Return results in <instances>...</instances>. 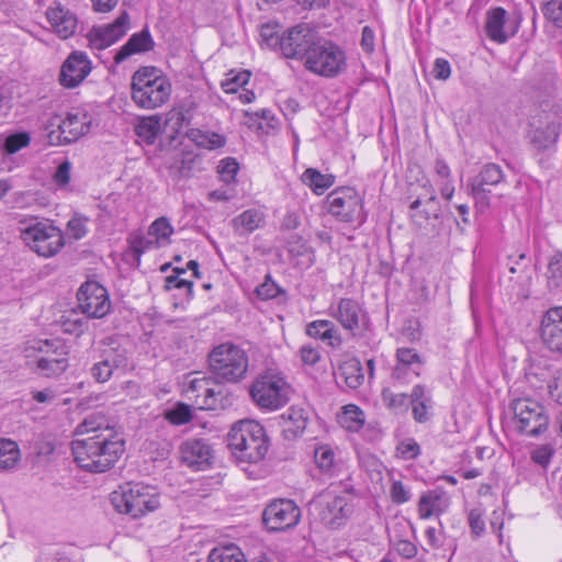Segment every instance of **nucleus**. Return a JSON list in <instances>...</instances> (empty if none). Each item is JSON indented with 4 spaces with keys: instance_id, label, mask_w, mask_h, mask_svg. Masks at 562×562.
<instances>
[{
    "instance_id": "nucleus-46",
    "label": "nucleus",
    "mask_w": 562,
    "mask_h": 562,
    "mask_svg": "<svg viewBox=\"0 0 562 562\" xmlns=\"http://www.w3.org/2000/svg\"><path fill=\"white\" fill-rule=\"evenodd\" d=\"M423 189L426 191V193L424 195V198H425V200H424L425 215L423 217L425 220H430V218L437 220L440 214V206H439V202L437 201L435 190L432 189V187L430 184H427V183H425L423 186Z\"/></svg>"
},
{
    "instance_id": "nucleus-12",
    "label": "nucleus",
    "mask_w": 562,
    "mask_h": 562,
    "mask_svg": "<svg viewBox=\"0 0 562 562\" xmlns=\"http://www.w3.org/2000/svg\"><path fill=\"white\" fill-rule=\"evenodd\" d=\"M57 120V130L48 132L50 145H66L78 140L89 132L91 117L87 112H69L64 120Z\"/></svg>"
},
{
    "instance_id": "nucleus-53",
    "label": "nucleus",
    "mask_w": 562,
    "mask_h": 562,
    "mask_svg": "<svg viewBox=\"0 0 562 562\" xmlns=\"http://www.w3.org/2000/svg\"><path fill=\"white\" fill-rule=\"evenodd\" d=\"M217 170L222 180L229 183L235 179L239 170V165L234 158H225L221 160Z\"/></svg>"
},
{
    "instance_id": "nucleus-25",
    "label": "nucleus",
    "mask_w": 562,
    "mask_h": 562,
    "mask_svg": "<svg viewBox=\"0 0 562 562\" xmlns=\"http://www.w3.org/2000/svg\"><path fill=\"white\" fill-rule=\"evenodd\" d=\"M46 19L53 32L61 40H67L76 33L77 15L59 3L46 10Z\"/></svg>"
},
{
    "instance_id": "nucleus-7",
    "label": "nucleus",
    "mask_w": 562,
    "mask_h": 562,
    "mask_svg": "<svg viewBox=\"0 0 562 562\" xmlns=\"http://www.w3.org/2000/svg\"><path fill=\"white\" fill-rule=\"evenodd\" d=\"M290 386L285 380L273 372L260 374L250 385L249 394L260 407L274 411L289 401Z\"/></svg>"
},
{
    "instance_id": "nucleus-22",
    "label": "nucleus",
    "mask_w": 562,
    "mask_h": 562,
    "mask_svg": "<svg viewBox=\"0 0 562 562\" xmlns=\"http://www.w3.org/2000/svg\"><path fill=\"white\" fill-rule=\"evenodd\" d=\"M92 69L91 61L83 52L75 50L64 61L59 81L65 88H75L82 82Z\"/></svg>"
},
{
    "instance_id": "nucleus-5",
    "label": "nucleus",
    "mask_w": 562,
    "mask_h": 562,
    "mask_svg": "<svg viewBox=\"0 0 562 562\" xmlns=\"http://www.w3.org/2000/svg\"><path fill=\"white\" fill-rule=\"evenodd\" d=\"M111 503L121 513L139 518L156 510L160 503L155 488L140 483L126 484L111 494Z\"/></svg>"
},
{
    "instance_id": "nucleus-42",
    "label": "nucleus",
    "mask_w": 562,
    "mask_h": 562,
    "mask_svg": "<svg viewBox=\"0 0 562 562\" xmlns=\"http://www.w3.org/2000/svg\"><path fill=\"white\" fill-rule=\"evenodd\" d=\"M441 501V495L436 491H429L423 494L418 502V514L423 519L429 518L431 515L437 513L439 508V504Z\"/></svg>"
},
{
    "instance_id": "nucleus-40",
    "label": "nucleus",
    "mask_w": 562,
    "mask_h": 562,
    "mask_svg": "<svg viewBox=\"0 0 562 562\" xmlns=\"http://www.w3.org/2000/svg\"><path fill=\"white\" fill-rule=\"evenodd\" d=\"M383 404L393 411L408 409V394L404 392H395L392 386L384 387L381 393Z\"/></svg>"
},
{
    "instance_id": "nucleus-38",
    "label": "nucleus",
    "mask_w": 562,
    "mask_h": 562,
    "mask_svg": "<svg viewBox=\"0 0 562 562\" xmlns=\"http://www.w3.org/2000/svg\"><path fill=\"white\" fill-rule=\"evenodd\" d=\"M314 459L322 472L330 476L335 475L337 463L335 462V453L329 446L317 447L314 451Z\"/></svg>"
},
{
    "instance_id": "nucleus-1",
    "label": "nucleus",
    "mask_w": 562,
    "mask_h": 562,
    "mask_svg": "<svg viewBox=\"0 0 562 562\" xmlns=\"http://www.w3.org/2000/svg\"><path fill=\"white\" fill-rule=\"evenodd\" d=\"M76 431L86 437L71 442L74 459L88 472L110 470L125 450L123 436L100 413L87 416Z\"/></svg>"
},
{
    "instance_id": "nucleus-41",
    "label": "nucleus",
    "mask_w": 562,
    "mask_h": 562,
    "mask_svg": "<svg viewBox=\"0 0 562 562\" xmlns=\"http://www.w3.org/2000/svg\"><path fill=\"white\" fill-rule=\"evenodd\" d=\"M279 24L265 23L260 26L261 45L271 49H281V42H283V34H279Z\"/></svg>"
},
{
    "instance_id": "nucleus-63",
    "label": "nucleus",
    "mask_w": 562,
    "mask_h": 562,
    "mask_svg": "<svg viewBox=\"0 0 562 562\" xmlns=\"http://www.w3.org/2000/svg\"><path fill=\"white\" fill-rule=\"evenodd\" d=\"M412 404V412L413 417L418 423H425L429 419L428 416V408L430 407V403L424 402H413Z\"/></svg>"
},
{
    "instance_id": "nucleus-27",
    "label": "nucleus",
    "mask_w": 562,
    "mask_h": 562,
    "mask_svg": "<svg viewBox=\"0 0 562 562\" xmlns=\"http://www.w3.org/2000/svg\"><path fill=\"white\" fill-rule=\"evenodd\" d=\"M305 333L314 339L327 341L333 348H339L342 344V338L331 321L317 319L306 325Z\"/></svg>"
},
{
    "instance_id": "nucleus-47",
    "label": "nucleus",
    "mask_w": 562,
    "mask_h": 562,
    "mask_svg": "<svg viewBox=\"0 0 562 562\" xmlns=\"http://www.w3.org/2000/svg\"><path fill=\"white\" fill-rule=\"evenodd\" d=\"M30 142V134L26 132H20L9 135L4 139L2 148L7 154L12 155L18 153L20 149L29 146Z\"/></svg>"
},
{
    "instance_id": "nucleus-61",
    "label": "nucleus",
    "mask_w": 562,
    "mask_h": 562,
    "mask_svg": "<svg viewBox=\"0 0 562 562\" xmlns=\"http://www.w3.org/2000/svg\"><path fill=\"white\" fill-rule=\"evenodd\" d=\"M300 357L304 364L314 366L321 359L319 351L311 345H304L300 349Z\"/></svg>"
},
{
    "instance_id": "nucleus-9",
    "label": "nucleus",
    "mask_w": 562,
    "mask_h": 562,
    "mask_svg": "<svg viewBox=\"0 0 562 562\" xmlns=\"http://www.w3.org/2000/svg\"><path fill=\"white\" fill-rule=\"evenodd\" d=\"M517 428L520 432L537 437L549 426V417L544 407L531 398H517L512 403Z\"/></svg>"
},
{
    "instance_id": "nucleus-19",
    "label": "nucleus",
    "mask_w": 562,
    "mask_h": 562,
    "mask_svg": "<svg viewBox=\"0 0 562 562\" xmlns=\"http://www.w3.org/2000/svg\"><path fill=\"white\" fill-rule=\"evenodd\" d=\"M330 315L352 336H356L369 322L368 314L362 305L349 297H342L337 302L336 307L331 306Z\"/></svg>"
},
{
    "instance_id": "nucleus-34",
    "label": "nucleus",
    "mask_w": 562,
    "mask_h": 562,
    "mask_svg": "<svg viewBox=\"0 0 562 562\" xmlns=\"http://www.w3.org/2000/svg\"><path fill=\"white\" fill-rule=\"evenodd\" d=\"M160 130V117L158 115L142 117L135 126L136 135L148 145L154 144Z\"/></svg>"
},
{
    "instance_id": "nucleus-14",
    "label": "nucleus",
    "mask_w": 562,
    "mask_h": 562,
    "mask_svg": "<svg viewBox=\"0 0 562 562\" xmlns=\"http://www.w3.org/2000/svg\"><path fill=\"white\" fill-rule=\"evenodd\" d=\"M317 40L318 35L313 29L307 24H299L283 33L280 50L285 58L305 61Z\"/></svg>"
},
{
    "instance_id": "nucleus-59",
    "label": "nucleus",
    "mask_w": 562,
    "mask_h": 562,
    "mask_svg": "<svg viewBox=\"0 0 562 562\" xmlns=\"http://www.w3.org/2000/svg\"><path fill=\"white\" fill-rule=\"evenodd\" d=\"M91 376L99 383L108 382L113 373L111 369L100 359L91 368Z\"/></svg>"
},
{
    "instance_id": "nucleus-45",
    "label": "nucleus",
    "mask_w": 562,
    "mask_h": 562,
    "mask_svg": "<svg viewBox=\"0 0 562 562\" xmlns=\"http://www.w3.org/2000/svg\"><path fill=\"white\" fill-rule=\"evenodd\" d=\"M165 418L172 425H184L192 419L190 406L178 403L173 408L165 412Z\"/></svg>"
},
{
    "instance_id": "nucleus-10",
    "label": "nucleus",
    "mask_w": 562,
    "mask_h": 562,
    "mask_svg": "<svg viewBox=\"0 0 562 562\" xmlns=\"http://www.w3.org/2000/svg\"><path fill=\"white\" fill-rule=\"evenodd\" d=\"M326 201L328 212L338 221L359 224L364 222L361 198L353 188H338L327 195Z\"/></svg>"
},
{
    "instance_id": "nucleus-24",
    "label": "nucleus",
    "mask_w": 562,
    "mask_h": 562,
    "mask_svg": "<svg viewBox=\"0 0 562 562\" xmlns=\"http://www.w3.org/2000/svg\"><path fill=\"white\" fill-rule=\"evenodd\" d=\"M541 338L550 350L562 353V306L550 308L542 317Z\"/></svg>"
},
{
    "instance_id": "nucleus-8",
    "label": "nucleus",
    "mask_w": 562,
    "mask_h": 562,
    "mask_svg": "<svg viewBox=\"0 0 562 562\" xmlns=\"http://www.w3.org/2000/svg\"><path fill=\"white\" fill-rule=\"evenodd\" d=\"M23 241L42 257L55 256L65 245L61 231L52 224L38 222L21 228Z\"/></svg>"
},
{
    "instance_id": "nucleus-6",
    "label": "nucleus",
    "mask_w": 562,
    "mask_h": 562,
    "mask_svg": "<svg viewBox=\"0 0 562 562\" xmlns=\"http://www.w3.org/2000/svg\"><path fill=\"white\" fill-rule=\"evenodd\" d=\"M304 66L315 75L331 78L346 68V56L338 45L318 37L305 59Z\"/></svg>"
},
{
    "instance_id": "nucleus-2",
    "label": "nucleus",
    "mask_w": 562,
    "mask_h": 562,
    "mask_svg": "<svg viewBox=\"0 0 562 562\" xmlns=\"http://www.w3.org/2000/svg\"><path fill=\"white\" fill-rule=\"evenodd\" d=\"M131 90L132 100L138 108L154 110L169 100L171 83L160 69L144 66L133 74Z\"/></svg>"
},
{
    "instance_id": "nucleus-48",
    "label": "nucleus",
    "mask_w": 562,
    "mask_h": 562,
    "mask_svg": "<svg viewBox=\"0 0 562 562\" xmlns=\"http://www.w3.org/2000/svg\"><path fill=\"white\" fill-rule=\"evenodd\" d=\"M250 79V72L247 70L239 71L233 75L231 72L228 77L222 82V88L226 93H235L237 90L248 83Z\"/></svg>"
},
{
    "instance_id": "nucleus-56",
    "label": "nucleus",
    "mask_w": 562,
    "mask_h": 562,
    "mask_svg": "<svg viewBox=\"0 0 562 562\" xmlns=\"http://www.w3.org/2000/svg\"><path fill=\"white\" fill-rule=\"evenodd\" d=\"M397 451L403 459L412 460L419 456L420 448L416 441L409 439L406 441H402L397 447Z\"/></svg>"
},
{
    "instance_id": "nucleus-43",
    "label": "nucleus",
    "mask_w": 562,
    "mask_h": 562,
    "mask_svg": "<svg viewBox=\"0 0 562 562\" xmlns=\"http://www.w3.org/2000/svg\"><path fill=\"white\" fill-rule=\"evenodd\" d=\"M209 562H247L244 553L234 546L215 548L210 552Z\"/></svg>"
},
{
    "instance_id": "nucleus-17",
    "label": "nucleus",
    "mask_w": 562,
    "mask_h": 562,
    "mask_svg": "<svg viewBox=\"0 0 562 562\" xmlns=\"http://www.w3.org/2000/svg\"><path fill=\"white\" fill-rule=\"evenodd\" d=\"M130 24V14L123 11L112 23L93 26L87 34L89 46L99 50L110 47L127 33Z\"/></svg>"
},
{
    "instance_id": "nucleus-36",
    "label": "nucleus",
    "mask_w": 562,
    "mask_h": 562,
    "mask_svg": "<svg viewBox=\"0 0 562 562\" xmlns=\"http://www.w3.org/2000/svg\"><path fill=\"white\" fill-rule=\"evenodd\" d=\"M338 422L347 430L358 431L364 424V414L358 406L349 404L344 406Z\"/></svg>"
},
{
    "instance_id": "nucleus-44",
    "label": "nucleus",
    "mask_w": 562,
    "mask_h": 562,
    "mask_svg": "<svg viewBox=\"0 0 562 562\" xmlns=\"http://www.w3.org/2000/svg\"><path fill=\"white\" fill-rule=\"evenodd\" d=\"M224 382H218L216 379L213 380L211 389L214 390L212 400L214 403L210 405H203L202 409H224L232 405V394L222 385Z\"/></svg>"
},
{
    "instance_id": "nucleus-52",
    "label": "nucleus",
    "mask_w": 562,
    "mask_h": 562,
    "mask_svg": "<svg viewBox=\"0 0 562 562\" xmlns=\"http://www.w3.org/2000/svg\"><path fill=\"white\" fill-rule=\"evenodd\" d=\"M281 292V288L271 279L270 276H266L265 281L256 289V293L261 300L274 299Z\"/></svg>"
},
{
    "instance_id": "nucleus-50",
    "label": "nucleus",
    "mask_w": 562,
    "mask_h": 562,
    "mask_svg": "<svg viewBox=\"0 0 562 562\" xmlns=\"http://www.w3.org/2000/svg\"><path fill=\"white\" fill-rule=\"evenodd\" d=\"M543 15L557 27H562V0H550L542 5Z\"/></svg>"
},
{
    "instance_id": "nucleus-23",
    "label": "nucleus",
    "mask_w": 562,
    "mask_h": 562,
    "mask_svg": "<svg viewBox=\"0 0 562 562\" xmlns=\"http://www.w3.org/2000/svg\"><path fill=\"white\" fill-rule=\"evenodd\" d=\"M180 459L182 463L195 471L210 467L213 458L211 446L202 439H188L180 446Z\"/></svg>"
},
{
    "instance_id": "nucleus-39",
    "label": "nucleus",
    "mask_w": 562,
    "mask_h": 562,
    "mask_svg": "<svg viewBox=\"0 0 562 562\" xmlns=\"http://www.w3.org/2000/svg\"><path fill=\"white\" fill-rule=\"evenodd\" d=\"M19 459L20 449L16 442L10 439H0V468H13Z\"/></svg>"
},
{
    "instance_id": "nucleus-26",
    "label": "nucleus",
    "mask_w": 562,
    "mask_h": 562,
    "mask_svg": "<svg viewBox=\"0 0 562 562\" xmlns=\"http://www.w3.org/2000/svg\"><path fill=\"white\" fill-rule=\"evenodd\" d=\"M154 41L147 27L133 34L114 56L115 64H121L133 54L145 53L154 48Z\"/></svg>"
},
{
    "instance_id": "nucleus-55",
    "label": "nucleus",
    "mask_w": 562,
    "mask_h": 562,
    "mask_svg": "<svg viewBox=\"0 0 562 562\" xmlns=\"http://www.w3.org/2000/svg\"><path fill=\"white\" fill-rule=\"evenodd\" d=\"M130 247L131 249L137 255L139 258L140 255H143L147 249L156 245L154 239H150L148 237L136 235L132 236L130 239Z\"/></svg>"
},
{
    "instance_id": "nucleus-35",
    "label": "nucleus",
    "mask_w": 562,
    "mask_h": 562,
    "mask_svg": "<svg viewBox=\"0 0 562 562\" xmlns=\"http://www.w3.org/2000/svg\"><path fill=\"white\" fill-rule=\"evenodd\" d=\"M100 359L111 369L112 373L116 370H124L128 366L127 351L119 346L103 349Z\"/></svg>"
},
{
    "instance_id": "nucleus-64",
    "label": "nucleus",
    "mask_w": 562,
    "mask_h": 562,
    "mask_svg": "<svg viewBox=\"0 0 562 562\" xmlns=\"http://www.w3.org/2000/svg\"><path fill=\"white\" fill-rule=\"evenodd\" d=\"M552 454L551 448L542 446L532 451L531 458L536 463L546 467L550 462Z\"/></svg>"
},
{
    "instance_id": "nucleus-62",
    "label": "nucleus",
    "mask_w": 562,
    "mask_h": 562,
    "mask_svg": "<svg viewBox=\"0 0 562 562\" xmlns=\"http://www.w3.org/2000/svg\"><path fill=\"white\" fill-rule=\"evenodd\" d=\"M432 75L436 79L447 80L451 75L449 61L445 58H437L434 64Z\"/></svg>"
},
{
    "instance_id": "nucleus-58",
    "label": "nucleus",
    "mask_w": 562,
    "mask_h": 562,
    "mask_svg": "<svg viewBox=\"0 0 562 562\" xmlns=\"http://www.w3.org/2000/svg\"><path fill=\"white\" fill-rule=\"evenodd\" d=\"M469 188H470V192H471L472 196L475 200L477 207H480L481 210L488 207V205H490V198H488L490 189L481 188V187L474 186L472 183H469Z\"/></svg>"
},
{
    "instance_id": "nucleus-29",
    "label": "nucleus",
    "mask_w": 562,
    "mask_h": 562,
    "mask_svg": "<svg viewBox=\"0 0 562 562\" xmlns=\"http://www.w3.org/2000/svg\"><path fill=\"white\" fill-rule=\"evenodd\" d=\"M283 420V434L286 439H293L301 435L307 425V414L301 407L292 406L281 416Z\"/></svg>"
},
{
    "instance_id": "nucleus-49",
    "label": "nucleus",
    "mask_w": 562,
    "mask_h": 562,
    "mask_svg": "<svg viewBox=\"0 0 562 562\" xmlns=\"http://www.w3.org/2000/svg\"><path fill=\"white\" fill-rule=\"evenodd\" d=\"M173 272H175V274L166 278V284H165L166 290H171L172 288L186 289L187 296L189 299H191L192 292H193L192 291L193 283L180 278V274L186 273V269L175 268Z\"/></svg>"
},
{
    "instance_id": "nucleus-21",
    "label": "nucleus",
    "mask_w": 562,
    "mask_h": 562,
    "mask_svg": "<svg viewBox=\"0 0 562 562\" xmlns=\"http://www.w3.org/2000/svg\"><path fill=\"white\" fill-rule=\"evenodd\" d=\"M319 518L330 528L340 526L352 513V505L345 496L326 491L319 495Z\"/></svg>"
},
{
    "instance_id": "nucleus-15",
    "label": "nucleus",
    "mask_w": 562,
    "mask_h": 562,
    "mask_svg": "<svg viewBox=\"0 0 562 562\" xmlns=\"http://www.w3.org/2000/svg\"><path fill=\"white\" fill-rule=\"evenodd\" d=\"M300 507L291 499L271 502L262 513V521L269 531H283L297 525Z\"/></svg>"
},
{
    "instance_id": "nucleus-32",
    "label": "nucleus",
    "mask_w": 562,
    "mask_h": 562,
    "mask_svg": "<svg viewBox=\"0 0 562 562\" xmlns=\"http://www.w3.org/2000/svg\"><path fill=\"white\" fill-rule=\"evenodd\" d=\"M505 176L499 165L490 162L485 164L480 172L471 179L469 183L481 188H488L499 184Z\"/></svg>"
},
{
    "instance_id": "nucleus-20",
    "label": "nucleus",
    "mask_w": 562,
    "mask_h": 562,
    "mask_svg": "<svg viewBox=\"0 0 562 562\" xmlns=\"http://www.w3.org/2000/svg\"><path fill=\"white\" fill-rule=\"evenodd\" d=\"M520 18H509L502 7H496L486 12L485 32L487 37L498 44L506 43L519 29Z\"/></svg>"
},
{
    "instance_id": "nucleus-31",
    "label": "nucleus",
    "mask_w": 562,
    "mask_h": 562,
    "mask_svg": "<svg viewBox=\"0 0 562 562\" xmlns=\"http://www.w3.org/2000/svg\"><path fill=\"white\" fill-rule=\"evenodd\" d=\"M338 372L339 378L350 389H357L363 383V369L360 360L356 357L344 360L338 367Z\"/></svg>"
},
{
    "instance_id": "nucleus-51",
    "label": "nucleus",
    "mask_w": 562,
    "mask_h": 562,
    "mask_svg": "<svg viewBox=\"0 0 562 562\" xmlns=\"http://www.w3.org/2000/svg\"><path fill=\"white\" fill-rule=\"evenodd\" d=\"M562 279V254L553 256L548 265V283L550 286H559Z\"/></svg>"
},
{
    "instance_id": "nucleus-3",
    "label": "nucleus",
    "mask_w": 562,
    "mask_h": 562,
    "mask_svg": "<svg viewBox=\"0 0 562 562\" xmlns=\"http://www.w3.org/2000/svg\"><path fill=\"white\" fill-rule=\"evenodd\" d=\"M227 445L238 460L249 463L262 460L269 447L265 428L255 420L236 423L228 432Z\"/></svg>"
},
{
    "instance_id": "nucleus-28",
    "label": "nucleus",
    "mask_w": 562,
    "mask_h": 562,
    "mask_svg": "<svg viewBox=\"0 0 562 562\" xmlns=\"http://www.w3.org/2000/svg\"><path fill=\"white\" fill-rule=\"evenodd\" d=\"M212 383V378H193L186 389L187 397L193 401L194 405L200 409L203 408V405H210V402L211 404L214 403V400H212L214 394V390L211 389Z\"/></svg>"
},
{
    "instance_id": "nucleus-13",
    "label": "nucleus",
    "mask_w": 562,
    "mask_h": 562,
    "mask_svg": "<svg viewBox=\"0 0 562 562\" xmlns=\"http://www.w3.org/2000/svg\"><path fill=\"white\" fill-rule=\"evenodd\" d=\"M78 307L89 318H102L111 308L109 294L97 281H86L77 292Z\"/></svg>"
},
{
    "instance_id": "nucleus-54",
    "label": "nucleus",
    "mask_w": 562,
    "mask_h": 562,
    "mask_svg": "<svg viewBox=\"0 0 562 562\" xmlns=\"http://www.w3.org/2000/svg\"><path fill=\"white\" fill-rule=\"evenodd\" d=\"M411 492L401 481H394L390 487V497L394 504L401 505L411 499Z\"/></svg>"
},
{
    "instance_id": "nucleus-16",
    "label": "nucleus",
    "mask_w": 562,
    "mask_h": 562,
    "mask_svg": "<svg viewBox=\"0 0 562 562\" xmlns=\"http://www.w3.org/2000/svg\"><path fill=\"white\" fill-rule=\"evenodd\" d=\"M561 124V117L557 111H543L533 115L530 122L532 128L530 133L531 143L539 150L551 147L558 140Z\"/></svg>"
},
{
    "instance_id": "nucleus-4",
    "label": "nucleus",
    "mask_w": 562,
    "mask_h": 562,
    "mask_svg": "<svg viewBox=\"0 0 562 562\" xmlns=\"http://www.w3.org/2000/svg\"><path fill=\"white\" fill-rule=\"evenodd\" d=\"M209 367L218 382L238 383L248 371V356L245 350L226 342L215 347L209 355Z\"/></svg>"
},
{
    "instance_id": "nucleus-33",
    "label": "nucleus",
    "mask_w": 562,
    "mask_h": 562,
    "mask_svg": "<svg viewBox=\"0 0 562 562\" xmlns=\"http://www.w3.org/2000/svg\"><path fill=\"white\" fill-rule=\"evenodd\" d=\"M302 181L316 194H323L335 182L333 175H323L318 170L307 168L302 173Z\"/></svg>"
},
{
    "instance_id": "nucleus-37",
    "label": "nucleus",
    "mask_w": 562,
    "mask_h": 562,
    "mask_svg": "<svg viewBox=\"0 0 562 562\" xmlns=\"http://www.w3.org/2000/svg\"><path fill=\"white\" fill-rule=\"evenodd\" d=\"M173 233V228L166 217H159L151 223L148 228V236L154 237L156 246H164L170 241V236Z\"/></svg>"
},
{
    "instance_id": "nucleus-30",
    "label": "nucleus",
    "mask_w": 562,
    "mask_h": 562,
    "mask_svg": "<svg viewBox=\"0 0 562 562\" xmlns=\"http://www.w3.org/2000/svg\"><path fill=\"white\" fill-rule=\"evenodd\" d=\"M263 212L249 209L232 220V225L238 235H246L255 232L265 224Z\"/></svg>"
},
{
    "instance_id": "nucleus-60",
    "label": "nucleus",
    "mask_w": 562,
    "mask_h": 562,
    "mask_svg": "<svg viewBox=\"0 0 562 562\" xmlns=\"http://www.w3.org/2000/svg\"><path fill=\"white\" fill-rule=\"evenodd\" d=\"M71 164L69 160L63 161L56 169L53 179L56 184L64 187L70 181Z\"/></svg>"
},
{
    "instance_id": "nucleus-57",
    "label": "nucleus",
    "mask_w": 562,
    "mask_h": 562,
    "mask_svg": "<svg viewBox=\"0 0 562 562\" xmlns=\"http://www.w3.org/2000/svg\"><path fill=\"white\" fill-rule=\"evenodd\" d=\"M469 525L474 536L479 537L484 532L485 524L482 518V512L477 508H473L469 513Z\"/></svg>"
},
{
    "instance_id": "nucleus-18",
    "label": "nucleus",
    "mask_w": 562,
    "mask_h": 562,
    "mask_svg": "<svg viewBox=\"0 0 562 562\" xmlns=\"http://www.w3.org/2000/svg\"><path fill=\"white\" fill-rule=\"evenodd\" d=\"M395 357L396 363L391 373V383L394 389L418 378L424 366L423 359L413 348H398Z\"/></svg>"
},
{
    "instance_id": "nucleus-11",
    "label": "nucleus",
    "mask_w": 562,
    "mask_h": 562,
    "mask_svg": "<svg viewBox=\"0 0 562 562\" xmlns=\"http://www.w3.org/2000/svg\"><path fill=\"white\" fill-rule=\"evenodd\" d=\"M37 349L42 353L36 360V368L41 374L52 378L66 371L69 366L68 350L63 341L58 339L41 341Z\"/></svg>"
}]
</instances>
